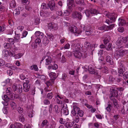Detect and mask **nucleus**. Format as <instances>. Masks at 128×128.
<instances>
[{"mask_svg":"<svg viewBox=\"0 0 128 128\" xmlns=\"http://www.w3.org/2000/svg\"><path fill=\"white\" fill-rule=\"evenodd\" d=\"M64 26L66 27H68L69 30L71 32L75 33L76 36H78L82 32L80 30H77V28L76 26L73 25L70 26L69 23L66 22H64Z\"/></svg>","mask_w":128,"mask_h":128,"instance_id":"nucleus-1","label":"nucleus"},{"mask_svg":"<svg viewBox=\"0 0 128 128\" xmlns=\"http://www.w3.org/2000/svg\"><path fill=\"white\" fill-rule=\"evenodd\" d=\"M123 42L122 41H118L116 44L118 48H124L125 47L128 48V36L122 38Z\"/></svg>","mask_w":128,"mask_h":128,"instance_id":"nucleus-2","label":"nucleus"},{"mask_svg":"<svg viewBox=\"0 0 128 128\" xmlns=\"http://www.w3.org/2000/svg\"><path fill=\"white\" fill-rule=\"evenodd\" d=\"M111 89L110 90V99L114 105V107L116 108H118V106L116 100L114 98H112V97L114 96L117 97L118 95V93H116V94L115 93L116 91H115L114 90H112L111 91Z\"/></svg>","mask_w":128,"mask_h":128,"instance_id":"nucleus-3","label":"nucleus"},{"mask_svg":"<svg viewBox=\"0 0 128 128\" xmlns=\"http://www.w3.org/2000/svg\"><path fill=\"white\" fill-rule=\"evenodd\" d=\"M128 51L126 50H116L114 54V56L116 59L122 57L124 56L127 54Z\"/></svg>","mask_w":128,"mask_h":128,"instance_id":"nucleus-4","label":"nucleus"},{"mask_svg":"<svg viewBox=\"0 0 128 128\" xmlns=\"http://www.w3.org/2000/svg\"><path fill=\"white\" fill-rule=\"evenodd\" d=\"M12 88L14 92L16 91V92L20 94L22 93V88L21 85L18 84V85H14L12 86Z\"/></svg>","mask_w":128,"mask_h":128,"instance_id":"nucleus-5","label":"nucleus"},{"mask_svg":"<svg viewBox=\"0 0 128 128\" xmlns=\"http://www.w3.org/2000/svg\"><path fill=\"white\" fill-rule=\"evenodd\" d=\"M73 42L74 43L77 44L74 49V51H80L82 48L80 45V42L77 40H74Z\"/></svg>","mask_w":128,"mask_h":128,"instance_id":"nucleus-6","label":"nucleus"},{"mask_svg":"<svg viewBox=\"0 0 128 128\" xmlns=\"http://www.w3.org/2000/svg\"><path fill=\"white\" fill-rule=\"evenodd\" d=\"M73 109L71 112L74 116H75L76 114V112L80 110V108L78 107V104L76 103H73Z\"/></svg>","mask_w":128,"mask_h":128,"instance_id":"nucleus-7","label":"nucleus"},{"mask_svg":"<svg viewBox=\"0 0 128 128\" xmlns=\"http://www.w3.org/2000/svg\"><path fill=\"white\" fill-rule=\"evenodd\" d=\"M73 54L74 56L76 58H81L82 56V54L80 51H73Z\"/></svg>","mask_w":128,"mask_h":128,"instance_id":"nucleus-8","label":"nucleus"},{"mask_svg":"<svg viewBox=\"0 0 128 128\" xmlns=\"http://www.w3.org/2000/svg\"><path fill=\"white\" fill-rule=\"evenodd\" d=\"M82 16L81 13L78 12H75L72 13V17L74 18H78L79 20H81L82 18Z\"/></svg>","mask_w":128,"mask_h":128,"instance_id":"nucleus-9","label":"nucleus"},{"mask_svg":"<svg viewBox=\"0 0 128 128\" xmlns=\"http://www.w3.org/2000/svg\"><path fill=\"white\" fill-rule=\"evenodd\" d=\"M66 120L68 122H66L65 124V126L67 128L72 127L74 124V120L72 122L70 121V120H69L68 118H67Z\"/></svg>","mask_w":128,"mask_h":128,"instance_id":"nucleus-10","label":"nucleus"},{"mask_svg":"<svg viewBox=\"0 0 128 128\" xmlns=\"http://www.w3.org/2000/svg\"><path fill=\"white\" fill-rule=\"evenodd\" d=\"M48 6L51 10H52L55 7V4L53 0H49Z\"/></svg>","mask_w":128,"mask_h":128,"instance_id":"nucleus-11","label":"nucleus"},{"mask_svg":"<svg viewBox=\"0 0 128 128\" xmlns=\"http://www.w3.org/2000/svg\"><path fill=\"white\" fill-rule=\"evenodd\" d=\"M35 36L37 38H39L40 39H42L43 38L44 36V35L43 34L39 31L36 32L35 34Z\"/></svg>","mask_w":128,"mask_h":128,"instance_id":"nucleus-12","label":"nucleus"},{"mask_svg":"<svg viewBox=\"0 0 128 128\" xmlns=\"http://www.w3.org/2000/svg\"><path fill=\"white\" fill-rule=\"evenodd\" d=\"M12 89L10 88H7L6 91V93L7 95L10 96L11 99H13V95L12 94Z\"/></svg>","mask_w":128,"mask_h":128,"instance_id":"nucleus-13","label":"nucleus"},{"mask_svg":"<svg viewBox=\"0 0 128 128\" xmlns=\"http://www.w3.org/2000/svg\"><path fill=\"white\" fill-rule=\"evenodd\" d=\"M97 68L102 70V71L104 73L107 74L108 73V68L106 67H104V68L101 67H99L98 66H96Z\"/></svg>","mask_w":128,"mask_h":128,"instance_id":"nucleus-14","label":"nucleus"},{"mask_svg":"<svg viewBox=\"0 0 128 128\" xmlns=\"http://www.w3.org/2000/svg\"><path fill=\"white\" fill-rule=\"evenodd\" d=\"M15 33L16 35L14 37V39L16 42H19L20 39V35L19 33L16 32V31L15 32Z\"/></svg>","mask_w":128,"mask_h":128,"instance_id":"nucleus-15","label":"nucleus"},{"mask_svg":"<svg viewBox=\"0 0 128 128\" xmlns=\"http://www.w3.org/2000/svg\"><path fill=\"white\" fill-rule=\"evenodd\" d=\"M24 90L26 92H28L30 88V84H26L24 83L23 84Z\"/></svg>","mask_w":128,"mask_h":128,"instance_id":"nucleus-16","label":"nucleus"},{"mask_svg":"<svg viewBox=\"0 0 128 128\" xmlns=\"http://www.w3.org/2000/svg\"><path fill=\"white\" fill-rule=\"evenodd\" d=\"M122 68H119L118 73V76H122L124 72L125 71V69L123 66H122Z\"/></svg>","mask_w":128,"mask_h":128,"instance_id":"nucleus-17","label":"nucleus"},{"mask_svg":"<svg viewBox=\"0 0 128 128\" xmlns=\"http://www.w3.org/2000/svg\"><path fill=\"white\" fill-rule=\"evenodd\" d=\"M46 65H48L50 64L52 60L51 57L48 56H46Z\"/></svg>","mask_w":128,"mask_h":128,"instance_id":"nucleus-18","label":"nucleus"},{"mask_svg":"<svg viewBox=\"0 0 128 128\" xmlns=\"http://www.w3.org/2000/svg\"><path fill=\"white\" fill-rule=\"evenodd\" d=\"M115 15H116L112 13L111 14L110 17H108L110 18L111 23L115 21L116 16Z\"/></svg>","mask_w":128,"mask_h":128,"instance_id":"nucleus-19","label":"nucleus"},{"mask_svg":"<svg viewBox=\"0 0 128 128\" xmlns=\"http://www.w3.org/2000/svg\"><path fill=\"white\" fill-rule=\"evenodd\" d=\"M42 41L45 45H46L49 43V40L46 37L44 36L43 38L41 39Z\"/></svg>","mask_w":128,"mask_h":128,"instance_id":"nucleus-20","label":"nucleus"},{"mask_svg":"<svg viewBox=\"0 0 128 128\" xmlns=\"http://www.w3.org/2000/svg\"><path fill=\"white\" fill-rule=\"evenodd\" d=\"M106 60L107 62L111 64H112L114 63L112 59L110 56H106Z\"/></svg>","mask_w":128,"mask_h":128,"instance_id":"nucleus-21","label":"nucleus"},{"mask_svg":"<svg viewBox=\"0 0 128 128\" xmlns=\"http://www.w3.org/2000/svg\"><path fill=\"white\" fill-rule=\"evenodd\" d=\"M49 75L50 78L52 80H55L56 78V74L54 72H51L49 74Z\"/></svg>","mask_w":128,"mask_h":128,"instance_id":"nucleus-22","label":"nucleus"},{"mask_svg":"<svg viewBox=\"0 0 128 128\" xmlns=\"http://www.w3.org/2000/svg\"><path fill=\"white\" fill-rule=\"evenodd\" d=\"M90 13L91 14H97L99 13V12L96 9H92L90 10Z\"/></svg>","mask_w":128,"mask_h":128,"instance_id":"nucleus-23","label":"nucleus"},{"mask_svg":"<svg viewBox=\"0 0 128 128\" xmlns=\"http://www.w3.org/2000/svg\"><path fill=\"white\" fill-rule=\"evenodd\" d=\"M88 71L91 74H94L95 73V70L91 66H90L88 67Z\"/></svg>","mask_w":128,"mask_h":128,"instance_id":"nucleus-24","label":"nucleus"},{"mask_svg":"<svg viewBox=\"0 0 128 128\" xmlns=\"http://www.w3.org/2000/svg\"><path fill=\"white\" fill-rule=\"evenodd\" d=\"M30 68L31 70H34L38 71V68L36 65L34 64L32 65L30 67Z\"/></svg>","mask_w":128,"mask_h":128,"instance_id":"nucleus-25","label":"nucleus"},{"mask_svg":"<svg viewBox=\"0 0 128 128\" xmlns=\"http://www.w3.org/2000/svg\"><path fill=\"white\" fill-rule=\"evenodd\" d=\"M110 40V36H107L104 40V44H106L108 43Z\"/></svg>","mask_w":128,"mask_h":128,"instance_id":"nucleus-26","label":"nucleus"},{"mask_svg":"<svg viewBox=\"0 0 128 128\" xmlns=\"http://www.w3.org/2000/svg\"><path fill=\"white\" fill-rule=\"evenodd\" d=\"M87 28V29L85 31V33L88 36L91 34L92 31L91 30V28L90 27H88Z\"/></svg>","mask_w":128,"mask_h":128,"instance_id":"nucleus-27","label":"nucleus"},{"mask_svg":"<svg viewBox=\"0 0 128 128\" xmlns=\"http://www.w3.org/2000/svg\"><path fill=\"white\" fill-rule=\"evenodd\" d=\"M48 122L47 121V120H44L42 124H41V126L42 127H43L44 126H47V127H48Z\"/></svg>","mask_w":128,"mask_h":128,"instance_id":"nucleus-28","label":"nucleus"},{"mask_svg":"<svg viewBox=\"0 0 128 128\" xmlns=\"http://www.w3.org/2000/svg\"><path fill=\"white\" fill-rule=\"evenodd\" d=\"M115 26L114 24H111L109 26H106L107 31L112 30Z\"/></svg>","mask_w":128,"mask_h":128,"instance_id":"nucleus-29","label":"nucleus"},{"mask_svg":"<svg viewBox=\"0 0 128 128\" xmlns=\"http://www.w3.org/2000/svg\"><path fill=\"white\" fill-rule=\"evenodd\" d=\"M118 20L120 21L119 25L120 26H123L126 24L125 21L123 19L119 18Z\"/></svg>","mask_w":128,"mask_h":128,"instance_id":"nucleus-30","label":"nucleus"},{"mask_svg":"<svg viewBox=\"0 0 128 128\" xmlns=\"http://www.w3.org/2000/svg\"><path fill=\"white\" fill-rule=\"evenodd\" d=\"M10 96H8L6 95H4V97L3 98V99L5 101V102H8L9 100L11 98L10 97H10H9Z\"/></svg>","mask_w":128,"mask_h":128,"instance_id":"nucleus-31","label":"nucleus"},{"mask_svg":"<svg viewBox=\"0 0 128 128\" xmlns=\"http://www.w3.org/2000/svg\"><path fill=\"white\" fill-rule=\"evenodd\" d=\"M20 121L22 122H24L25 120L24 116L23 114H20L18 117Z\"/></svg>","mask_w":128,"mask_h":128,"instance_id":"nucleus-32","label":"nucleus"},{"mask_svg":"<svg viewBox=\"0 0 128 128\" xmlns=\"http://www.w3.org/2000/svg\"><path fill=\"white\" fill-rule=\"evenodd\" d=\"M4 48L7 49L11 48V45L10 44L6 42L4 43Z\"/></svg>","mask_w":128,"mask_h":128,"instance_id":"nucleus-33","label":"nucleus"},{"mask_svg":"<svg viewBox=\"0 0 128 128\" xmlns=\"http://www.w3.org/2000/svg\"><path fill=\"white\" fill-rule=\"evenodd\" d=\"M20 13V12L19 9L16 8L15 9L13 12L14 14L16 16H17L19 15Z\"/></svg>","mask_w":128,"mask_h":128,"instance_id":"nucleus-34","label":"nucleus"},{"mask_svg":"<svg viewBox=\"0 0 128 128\" xmlns=\"http://www.w3.org/2000/svg\"><path fill=\"white\" fill-rule=\"evenodd\" d=\"M24 28V26H18L17 28L16 32L18 31H20V32H22Z\"/></svg>","mask_w":128,"mask_h":128,"instance_id":"nucleus-35","label":"nucleus"},{"mask_svg":"<svg viewBox=\"0 0 128 128\" xmlns=\"http://www.w3.org/2000/svg\"><path fill=\"white\" fill-rule=\"evenodd\" d=\"M16 128H22V124L19 122H16L14 124Z\"/></svg>","mask_w":128,"mask_h":128,"instance_id":"nucleus-36","label":"nucleus"},{"mask_svg":"<svg viewBox=\"0 0 128 128\" xmlns=\"http://www.w3.org/2000/svg\"><path fill=\"white\" fill-rule=\"evenodd\" d=\"M2 53L4 56L5 57H7L8 55V54H9L8 50L6 49H4L3 50Z\"/></svg>","mask_w":128,"mask_h":128,"instance_id":"nucleus-37","label":"nucleus"},{"mask_svg":"<svg viewBox=\"0 0 128 128\" xmlns=\"http://www.w3.org/2000/svg\"><path fill=\"white\" fill-rule=\"evenodd\" d=\"M98 30L104 32L105 31H107L106 26H103L102 27H100L98 28Z\"/></svg>","mask_w":128,"mask_h":128,"instance_id":"nucleus-38","label":"nucleus"},{"mask_svg":"<svg viewBox=\"0 0 128 128\" xmlns=\"http://www.w3.org/2000/svg\"><path fill=\"white\" fill-rule=\"evenodd\" d=\"M8 41L10 44H13L14 43L15 41L14 39L12 38H8L7 39Z\"/></svg>","mask_w":128,"mask_h":128,"instance_id":"nucleus-39","label":"nucleus"},{"mask_svg":"<svg viewBox=\"0 0 128 128\" xmlns=\"http://www.w3.org/2000/svg\"><path fill=\"white\" fill-rule=\"evenodd\" d=\"M112 44H111L109 43L106 46V48L108 50H111L112 49Z\"/></svg>","mask_w":128,"mask_h":128,"instance_id":"nucleus-40","label":"nucleus"},{"mask_svg":"<svg viewBox=\"0 0 128 128\" xmlns=\"http://www.w3.org/2000/svg\"><path fill=\"white\" fill-rule=\"evenodd\" d=\"M10 6L12 8H14L16 6V4L14 0L12 1L10 3Z\"/></svg>","mask_w":128,"mask_h":128,"instance_id":"nucleus-41","label":"nucleus"},{"mask_svg":"<svg viewBox=\"0 0 128 128\" xmlns=\"http://www.w3.org/2000/svg\"><path fill=\"white\" fill-rule=\"evenodd\" d=\"M84 46L86 48H90L91 47V44L88 42H86L84 43Z\"/></svg>","mask_w":128,"mask_h":128,"instance_id":"nucleus-42","label":"nucleus"},{"mask_svg":"<svg viewBox=\"0 0 128 128\" xmlns=\"http://www.w3.org/2000/svg\"><path fill=\"white\" fill-rule=\"evenodd\" d=\"M73 0H68L67 1V4L69 6H71L73 5Z\"/></svg>","mask_w":128,"mask_h":128,"instance_id":"nucleus-43","label":"nucleus"},{"mask_svg":"<svg viewBox=\"0 0 128 128\" xmlns=\"http://www.w3.org/2000/svg\"><path fill=\"white\" fill-rule=\"evenodd\" d=\"M112 107V105L110 104H109L108 106L106 108V109L108 112H110L111 110Z\"/></svg>","mask_w":128,"mask_h":128,"instance_id":"nucleus-44","label":"nucleus"},{"mask_svg":"<svg viewBox=\"0 0 128 128\" xmlns=\"http://www.w3.org/2000/svg\"><path fill=\"white\" fill-rule=\"evenodd\" d=\"M17 110L20 114H22L24 110L22 108L18 107L17 108Z\"/></svg>","mask_w":128,"mask_h":128,"instance_id":"nucleus-45","label":"nucleus"},{"mask_svg":"<svg viewBox=\"0 0 128 128\" xmlns=\"http://www.w3.org/2000/svg\"><path fill=\"white\" fill-rule=\"evenodd\" d=\"M28 34V32L26 30L24 31L22 33V36L21 37V38H23L26 37Z\"/></svg>","mask_w":128,"mask_h":128,"instance_id":"nucleus-46","label":"nucleus"},{"mask_svg":"<svg viewBox=\"0 0 128 128\" xmlns=\"http://www.w3.org/2000/svg\"><path fill=\"white\" fill-rule=\"evenodd\" d=\"M53 94L52 92L49 93L47 95V98L48 99H51L53 97Z\"/></svg>","mask_w":128,"mask_h":128,"instance_id":"nucleus-47","label":"nucleus"},{"mask_svg":"<svg viewBox=\"0 0 128 128\" xmlns=\"http://www.w3.org/2000/svg\"><path fill=\"white\" fill-rule=\"evenodd\" d=\"M23 56V54L21 53H19L16 55L15 58H20Z\"/></svg>","mask_w":128,"mask_h":128,"instance_id":"nucleus-48","label":"nucleus"},{"mask_svg":"<svg viewBox=\"0 0 128 128\" xmlns=\"http://www.w3.org/2000/svg\"><path fill=\"white\" fill-rule=\"evenodd\" d=\"M77 112L78 114L80 116L82 117L84 115V112L82 110H80Z\"/></svg>","mask_w":128,"mask_h":128,"instance_id":"nucleus-49","label":"nucleus"},{"mask_svg":"<svg viewBox=\"0 0 128 128\" xmlns=\"http://www.w3.org/2000/svg\"><path fill=\"white\" fill-rule=\"evenodd\" d=\"M76 2L77 4H82L84 3V0H76Z\"/></svg>","mask_w":128,"mask_h":128,"instance_id":"nucleus-50","label":"nucleus"},{"mask_svg":"<svg viewBox=\"0 0 128 128\" xmlns=\"http://www.w3.org/2000/svg\"><path fill=\"white\" fill-rule=\"evenodd\" d=\"M43 102L44 104L46 105L49 104H50V101L46 98L44 100Z\"/></svg>","mask_w":128,"mask_h":128,"instance_id":"nucleus-51","label":"nucleus"},{"mask_svg":"<svg viewBox=\"0 0 128 128\" xmlns=\"http://www.w3.org/2000/svg\"><path fill=\"white\" fill-rule=\"evenodd\" d=\"M48 38H49L50 40H52L54 38V36L52 34H46Z\"/></svg>","mask_w":128,"mask_h":128,"instance_id":"nucleus-52","label":"nucleus"},{"mask_svg":"<svg viewBox=\"0 0 128 128\" xmlns=\"http://www.w3.org/2000/svg\"><path fill=\"white\" fill-rule=\"evenodd\" d=\"M54 109L55 110V112L56 114H58L59 112V110H58V107L57 105H55L54 106Z\"/></svg>","mask_w":128,"mask_h":128,"instance_id":"nucleus-53","label":"nucleus"},{"mask_svg":"<svg viewBox=\"0 0 128 128\" xmlns=\"http://www.w3.org/2000/svg\"><path fill=\"white\" fill-rule=\"evenodd\" d=\"M115 80V78H114L112 77V76H110L108 79V81L110 83H111L114 81Z\"/></svg>","mask_w":128,"mask_h":128,"instance_id":"nucleus-54","label":"nucleus"},{"mask_svg":"<svg viewBox=\"0 0 128 128\" xmlns=\"http://www.w3.org/2000/svg\"><path fill=\"white\" fill-rule=\"evenodd\" d=\"M123 78L124 79L128 78V72H126L123 75Z\"/></svg>","mask_w":128,"mask_h":128,"instance_id":"nucleus-55","label":"nucleus"},{"mask_svg":"<svg viewBox=\"0 0 128 128\" xmlns=\"http://www.w3.org/2000/svg\"><path fill=\"white\" fill-rule=\"evenodd\" d=\"M85 13L87 16L88 17H89L90 13V10H86L85 12Z\"/></svg>","mask_w":128,"mask_h":128,"instance_id":"nucleus-56","label":"nucleus"},{"mask_svg":"<svg viewBox=\"0 0 128 128\" xmlns=\"http://www.w3.org/2000/svg\"><path fill=\"white\" fill-rule=\"evenodd\" d=\"M40 19L39 18H37L35 19V23L36 24H39L40 22Z\"/></svg>","mask_w":128,"mask_h":128,"instance_id":"nucleus-57","label":"nucleus"},{"mask_svg":"<svg viewBox=\"0 0 128 128\" xmlns=\"http://www.w3.org/2000/svg\"><path fill=\"white\" fill-rule=\"evenodd\" d=\"M41 41H42V40L41 39H40V38H38L35 40V42L36 44H39L41 42Z\"/></svg>","mask_w":128,"mask_h":128,"instance_id":"nucleus-58","label":"nucleus"},{"mask_svg":"<svg viewBox=\"0 0 128 128\" xmlns=\"http://www.w3.org/2000/svg\"><path fill=\"white\" fill-rule=\"evenodd\" d=\"M41 8L42 9H46L47 7L45 3H43L41 5Z\"/></svg>","mask_w":128,"mask_h":128,"instance_id":"nucleus-59","label":"nucleus"},{"mask_svg":"<svg viewBox=\"0 0 128 128\" xmlns=\"http://www.w3.org/2000/svg\"><path fill=\"white\" fill-rule=\"evenodd\" d=\"M15 52L12 51H11L10 52H9L8 54L10 56H15Z\"/></svg>","mask_w":128,"mask_h":128,"instance_id":"nucleus-60","label":"nucleus"},{"mask_svg":"<svg viewBox=\"0 0 128 128\" xmlns=\"http://www.w3.org/2000/svg\"><path fill=\"white\" fill-rule=\"evenodd\" d=\"M52 104H50L49 106V112L50 113L52 112Z\"/></svg>","mask_w":128,"mask_h":128,"instance_id":"nucleus-61","label":"nucleus"},{"mask_svg":"<svg viewBox=\"0 0 128 128\" xmlns=\"http://www.w3.org/2000/svg\"><path fill=\"white\" fill-rule=\"evenodd\" d=\"M53 23H50L48 25V28L50 30H51L53 28Z\"/></svg>","mask_w":128,"mask_h":128,"instance_id":"nucleus-62","label":"nucleus"},{"mask_svg":"<svg viewBox=\"0 0 128 128\" xmlns=\"http://www.w3.org/2000/svg\"><path fill=\"white\" fill-rule=\"evenodd\" d=\"M5 30V28L4 26H0V33L4 31Z\"/></svg>","mask_w":128,"mask_h":128,"instance_id":"nucleus-63","label":"nucleus"},{"mask_svg":"<svg viewBox=\"0 0 128 128\" xmlns=\"http://www.w3.org/2000/svg\"><path fill=\"white\" fill-rule=\"evenodd\" d=\"M32 48H35L37 46V44L36 42L32 43Z\"/></svg>","mask_w":128,"mask_h":128,"instance_id":"nucleus-64","label":"nucleus"}]
</instances>
